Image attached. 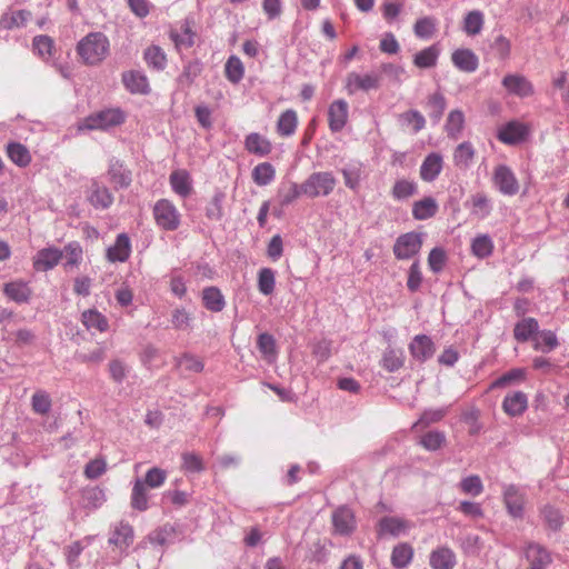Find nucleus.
<instances>
[{
	"mask_svg": "<svg viewBox=\"0 0 569 569\" xmlns=\"http://www.w3.org/2000/svg\"><path fill=\"white\" fill-rule=\"evenodd\" d=\"M126 121V113L119 109H106L86 117L79 124L78 130H107L120 126Z\"/></svg>",
	"mask_w": 569,
	"mask_h": 569,
	"instance_id": "f03ea898",
	"label": "nucleus"
},
{
	"mask_svg": "<svg viewBox=\"0 0 569 569\" xmlns=\"http://www.w3.org/2000/svg\"><path fill=\"white\" fill-rule=\"evenodd\" d=\"M502 86L508 93L520 98L530 97L535 92L532 83L525 76L517 73L507 74L502 79Z\"/></svg>",
	"mask_w": 569,
	"mask_h": 569,
	"instance_id": "9d476101",
	"label": "nucleus"
},
{
	"mask_svg": "<svg viewBox=\"0 0 569 569\" xmlns=\"http://www.w3.org/2000/svg\"><path fill=\"white\" fill-rule=\"evenodd\" d=\"M538 321L535 318H526L515 326L513 336L516 340L525 342L538 332Z\"/></svg>",
	"mask_w": 569,
	"mask_h": 569,
	"instance_id": "37998d69",
	"label": "nucleus"
},
{
	"mask_svg": "<svg viewBox=\"0 0 569 569\" xmlns=\"http://www.w3.org/2000/svg\"><path fill=\"white\" fill-rule=\"evenodd\" d=\"M301 194H303L302 183L300 186H298L295 182H290L287 188L279 190V196H280L282 206H288V204L292 203Z\"/></svg>",
	"mask_w": 569,
	"mask_h": 569,
	"instance_id": "e2e57ef3",
	"label": "nucleus"
},
{
	"mask_svg": "<svg viewBox=\"0 0 569 569\" xmlns=\"http://www.w3.org/2000/svg\"><path fill=\"white\" fill-rule=\"evenodd\" d=\"M440 49L432 44L417 52L413 57V64L419 69H429L437 66Z\"/></svg>",
	"mask_w": 569,
	"mask_h": 569,
	"instance_id": "c756f323",
	"label": "nucleus"
},
{
	"mask_svg": "<svg viewBox=\"0 0 569 569\" xmlns=\"http://www.w3.org/2000/svg\"><path fill=\"white\" fill-rule=\"evenodd\" d=\"M335 531L339 535H350L356 529V518L351 509L340 507L332 513Z\"/></svg>",
	"mask_w": 569,
	"mask_h": 569,
	"instance_id": "4468645a",
	"label": "nucleus"
},
{
	"mask_svg": "<svg viewBox=\"0 0 569 569\" xmlns=\"http://www.w3.org/2000/svg\"><path fill=\"white\" fill-rule=\"evenodd\" d=\"M533 348L536 350L549 351L558 346V340L552 331L545 330L533 338Z\"/></svg>",
	"mask_w": 569,
	"mask_h": 569,
	"instance_id": "4d7b16f0",
	"label": "nucleus"
},
{
	"mask_svg": "<svg viewBox=\"0 0 569 569\" xmlns=\"http://www.w3.org/2000/svg\"><path fill=\"white\" fill-rule=\"evenodd\" d=\"M413 549L408 543H400L392 550L391 562L396 568H406L412 560Z\"/></svg>",
	"mask_w": 569,
	"mask_h": 569,
	"instance_id": "c03bdc74",
	"label": "nucleus"
},
{
	"mask_svg": "<svg viewBox=\"0 0 569 569\" xmlns=\"http://www.w3.org/2000/svg\"><path fill=\"white\" fill-rule=\"evenodd\" d=\"M202 300L204 307L212 312H219L224 307L223 296L216 287L206 288L202 292Z\"/></svg>",
	"mask_w": 569,
	"mask_h": 569,
	"instance_id": "a19ab883",
	"label": "nucleus"
},
{
	"mask_svg": "<svg viewBox=\"0 0 569 569\" xmlns=\"http://www.w3.org/2000/svg\"><path fill=\"white\" fill-rule=\"evenodd\" d=\"M144 60L147 64L157 70H163L167 66V56L158 46H150L144 51Z\"/></svg>",
	"mask_w": 569,
	"mask_h": 569,
	"instance_id": "a18cd8bd",
	"label": "nucleus"
},
{
	"mask_svg": "<svg viewBox=\"0 0 569 569\" xmlns=\"http://www.w3.org/2000/svg\"><path fill=\"white\" fill-rule=\"evenodd\" d=\"M465 127V114L461 110H452L449 112L446 131L450 138L457 139Z\"/></svg>",
	"mask_w": 569,
	"mask_h": 569,
	"instance_id": "49530a36",
	"label": "nucleus"
},
{
	"mask_svg": "<svg viewBox=\"0 0 569 569\" xmlns=\"http://www.w3.org/2000/svg\"><path fill=\"white\" fill-rule=\"evenodd\" d=\"M469 203L471 213L479 219H485L491 213L490 199L483 192L472 194Z\"/></svg>",
	"mask_w": 569,
	"mask_h": 569,
	"instance_id": "f704fd0d",
	"label": "nucleus"
},
{
	"mask_svg": "<svg viewBox=\"0 0 569 569\" xmlns=\"http://www.w3.org/2000/svg\"><path fill=\"white\" fill-rule=\"evenodd\" d=\"M108 174L114 188H127L131 182V172L119 161L111 162Z\"/></svg>",
	"mask_w": 569,
	"mask_h": 569,
	"instance_id": "c9c22d12",
	"label": "nucleus"
},
{
	"mask_svg": "<svg viewBox=\"0 0 569 569\" xmlns=\"http://www.w3.org/2000/svg\"><path fill=\"white\" fill-rule=\"evenodd\" d=\"M9 159L19 167H27L31 162V154L27 147L19 142H11L7 146Z\"/></svg>",
	"mask_w": 569,
	"mask_h": 569,
	"instance_id": "ea45409f",
	"label": "nucleus"
},
{
	"mask_svg": "<svg viewBox=\"0 0 569 569\" xmlns=\"http://www.w3.org/2000/svg\"><path fill=\"white\" fill-rule=\"evenodd\" d=\"M528 407V399L522 391H515L506 396L502 402L503 411L511 417L520 416Z\"/></svg>",
	"mask_w": 569,
	"mask_h": 569,
	"instance_id": "4be33fe9",
	"label": "nucleus"
},
{
	"mask_svg": "<svg viewBox=\"0 0 569 569\" xmlns=\"http://www.w3.org/2000/svg\"><path fill=\"white\" fill-rule=\"evenodd\" d=\"M485 24V14L479 10L469 11L463 18L462 29L468 36H477Z\"/></svg>",
	"mask_w": 569,
	"mask_h": 569,
	"instance_id": "58836bf2",
	"label": "nucleus"
},
{
	"mask_svg": "<svg viewBox=\"0 0 569 569\" xmlns=\"http://www.w3.org/2000/svg\"><path fill=\"white\" fill-rule=\"evenodd\" d=\"M153 218L157 226L167 231L177 230L180 226V213L168 199H160L153 206Z\"/></svg>",
	"mask_w": 569,
	"mask_h": 569,
	"instance_id": "20e7f679",
	"label": "nucleus"
},
{
	"mask_svg": "<svg viewBox=\"0 0 569 569\" xmlns=\"http://www.w3.org/2000/svg\"><path fill=\"white\" fill-rule=\"evenodd\" d=\"M410 528V523L399 517H383L378 522L377 532L379 536L398 537Z\"/></svg>",
	"mask_w": 569,
	"mask_h": 569,
	"instance_id": "f3484780",
	"label": "nucleus"
},
{
	"mask_svg": "<svg viewBox=\"0 0 569 569\" xmlns=\"http://www.w3.org/2000/svg\"><path fill=\"white\" fill-rule=\"evenodd\" d=\"M78 54L87 64H98L109 54V40L101 32L84 37L77 47Z\"/></svg>",
	"mask_w": 569,
	"mask_h": 569,
	"instance_id": "f257e3e1",
	"label": "nucleus"
},
{
	"mask_svg": "<svg viewBox=\"0 0 569 569\" xmlns=\"http://www.w3.org/2000/svg\"><path fill=\"white\" fill-rule=\"evenodd\" d=\"M224 74L226 78L232 83H238L243 78L244 67L238 57L231 56L227 60L224 66Z\"/></svg>",
	"mask_w": 569,
	"mask_h": 569,
	"instance_id": "09e8293b",
	"label": "nucleus"
},
{
	"mask_svg": "<svg viewBox=\"0 0 569 569\" xmlns=\"http://www.w3.org/2000/svg\"><path fill=\"white\" fill-rule=\"evenodd\" d=\"M258 349L261 352L264 360L273 362L277 357L276 341L274 338L269 333H261L258 337Z\"/></svg>",
	"mask_w": 569,
	"mask_h": 569,
	"instance_id": "de8ad7c7",
	"label": "nucleus"
},
{
	"mask_svg": "<svg viewBox=\"0 0 569 569\" xmlns=\"http://www.w3.org/2000/svg\"><path fill=\"white\" fill-rule=\"evenodd\" d=\"M81 322L88 330L104 332L109 328L108 319L96 309L83 311L81 315Z\"/></svg>",
	"mask_w": 569,
	"mask_h": 569,
	"instance_id": "c85d7f7f",
	"label": "nucleus"
},
{
	"mask_svg": "<svg viewBox=\"0 0 569 569\" xmlns=\"http://www.w3.org/2000/svg\"><path fill=\"white\" fill-rule=\"evenodd\" d=\"M447 261V256L443 249L433 248L428 256V266L435 273L440 272Z\"/></svg>",
	"mask_w": 569,
	"mask_h": 569,
	"instance_id": "0e129e2a",
	"label": "nucleus"
},
{
	"mask_svg": "<svg viewBox=\"0 0 569 569\" xmlns=\"http://www.w3.org/2000/svg\"><path fill=\"white\" fill-rule=\"evenodd\" d=\"M32 409L40 415H47L51 409L50 396L44 391H37L32 396Z\"/></svg>",
	"mask_w": 569,
	"mask_h": 569,
	"instance_id": "680f3d73",
	"label": "nucleus"
},
{
	"mask_svg": "<svg viewBox=\"0 0 569 569\" xmlns=\"http://www.w3.org/2000/svg\"><path fill=\"white\" fill-rule=\"evenodd\" d=\"M418 191V186L415 181L408 179H399L395 182L391 189V196L395 200H406L415 196Z\"/></svg>",
	"mask_w": 569,
	"mask_h": 569,
	"instance_id": "79ce46f5",
	"label": "nucleus"
},
{
	"mask_svg": "<svg viewBox=\"0 0 569 569\" xmlns=\"http://www.w3.org/2000/svg\"><path fill=\"white\" fill-rule=\"evenodd\" d=\"M526 555L529 569H546L551 563L550 553L538 543H529Z\"/></svg>",
	"mask_w": 569,
	"mask_h": 569,
	"instance_id": "412c9836",
	"label": "nucleus"
},
{
	"mask_svg": "<svg viewBox=\"0 0 569 569\" xmlns=\"http://www.w3.org/2000/svg\"><path fill=\"white\" fill-rule=\"evenodd\" d=\"M131 253V242L126 233L118 234L116 242L107 250V258L111 262H124Z\"/></svg>",
	"mask_w": 569,
	"mask_h": 569,
	"instance_id": "6ab92c4d",
	"label": "nucleus"
},
{
	"mask_svg": "<svg viewBox=\"0 0 569 569\" xmlns=\"http://www.w3.org/2000/svg\"><path fill=\"white\" fill-rule=\"evenodd\" d=\"M530 132V124L512 120L499 128L497 138L505 144L515 146L525 141Z\"/></svg>",
	"mask_w": 569,
	"mask_h": 569,
	"instance_id": "423d86ee",
	"label": "nucleus"
},
{
	"mask_svg": "<svg viewBox=\"0 0 569 569\" xmlns=\"http://www.w3.org/2000/svg\"><path fill=\"white\" fill-rule=\"evenodd\" d=\"M298 127V116L292 109L283 111L277 122V132L281 137H289L296 132Z\"/></svg>",
	"mask_w": 569,
	"mask_h": 569,
	"instance_id": "72a5a7b5",
	"label": "nucleus"
},
{
	"mask_svg": "<svg viewBox=\"0 0 569 569\" xmlns=\"http://www.w3.org/2000/svg\"><path fill=\"white\" fill-rule=\"evenodd\" d=\"M422 239L419 233L408 232L398 237L393 244V253L399 260L415 257L421 249Z\"/></svg>",
	"mask_w": 569,
	"mask_h": 569,
	"instance_id": "6e6552de",
	"label": "nucleus"
},
{
	"mask_svg": "<svg viewBox=\"0 0 569 569\" xmlns=\"http://www.w3.org/2000/svg\"><path fill=\"white\" fill-rule=\"evenodd\" d=\"M3 292L10 300L18 303L27 302L32 293L28 283L22 280L6 283L3 287Z\"/></svg>",
	"mask_w": 569,
	"mask_h": 569,
	"instance_id": "b1692460",
	"label": "nucleus"
},
{
	"mask_svg": "<svg viewBox=\"0 0 569 569\" xmlns=\"http://www.w3.org/2000/svg\"><path fill=\"white\" fill-rule=\"evenodd\" d=\"M131 507L138 511H146L149 508V495L146 483H142V479L138 478L133 482L131 497Z\"/></svg>",
	"mask_w": 569,
	"mask_h": 569,
	"instance_id": "cd10ccee",
	"label": "nucleus"
},
{
	"mask_svg": "<svg viewBox=\"0 0 569 569\" xmlns=\"http://www.w3.org/2000/svg\"><path fill=\"white\" fill-rule=\"evenodd\" d=\"M443 159L441 154L437 152H432L428 154L420 166V178L426 182H431L437 179V177L442 171Z\"/></svg>",
	"mask_w": 569,
	"mask_h": 569,
	"instance_id": "dca6fc26",
	"label": "nucleus"
},
{
	"mask_svg": "<svg viewBox=\"0 0 569 569\" xmlns=\"http://www.w3.org/2000/svg\"><path fill=\"white\" fill-rule=\"evenodd\" d=\"M430 566L432 569H452L456 566V555L447 547L438 548L430 555Z\"/></svg>",
	"mask_w": 569,
	"mask_h": 569,
	"instance_id": "393cba45",
	"label": "nucleus"
},
{
	"mask_svg": "<svg viewBox=\"0 0 569 569\" xmlns=\"http://www.w3.org/2000/svg\"><path fill=\"white\" fill-rule=\"evenodd\" d=\"M63 257V252L54 247L41 249L33 257L32 263L37 271H48L54 268Z\"/></svg>",
	"mask_w": 569,
	"mask_h": 569,
	"instance_id": "9b49d317",
	"label": "nucleus"
},
{
	"mask_svg": "<svg viewBox=\"0 0 569 569\" xmlns=\"http://www.w3.org/2000/svg\"><path fill=\"white\" fill-rule=\"evenodd\" d=\"M503 502L511 517H522L525 507V496L516 486L509 485L505 488Z\"/></svg>",
	"mask_w": 569,
	"mask_h": 569,
	"instance_id": "ddd939ff",
	"label": "nucleus"
},
{
	"mask_svg": "<svg viewBox=\"0 0 569 569\" xmlns=\"http://www.w3.org/2000/svg\"><path fill=\"white\" fill-rule=\"evenodd\" d=\"M192 316L183 308H177L172 311L171 323L177 330H188L191 328Z\"/></svg>",
	"mask_w": 569,
	"mask_h": 569,
	"instance_id": "052dcab7",
	"label": "nucleus"
},
{
	"mask_svg": "<svg viewBox=\"0 0 569 569\" xmlns=\"http://www.w3.org/2000/svg\"><path fill=\"white\" fill-rule=\"evenodd\" d=\"M475 157L476 149L472 143L469 141L461 142L453 151V164L459 169L466 170L472 164Z\"/></svg>",
	"mask_w": 569,
	"mask_h": 569,
	"instance_id": "5701e85b",
	"label": "nucleus"
},
{
	"mask_svg": "<svg viewBox=\"0 0 569 569\" xmlns=\"http://www.w3.org/2000/svg\"><path fill=\"white\" fill-rule=\"evenodd\" d=\"M178 365L182 367L184 370L201 372L204 368L203 361L191 353H183L179 360Z\"/></svg>",
	"mask_w": 569,
	"mask_h": 569,
	"instance_id": "338daca9",
	"label": "nucleus"
},
{
	"mask_svg": "<svg viewBox=\"0 0 569 569\" xmlns=\"http://www.w3.org/2000/svg\"><path fill=\"white\" fill-rule=\"evenodd\" d=\"M244 149L252 154L266 157L272 151L271 141L258 132H251L244 138Z\"/></svg>",
	"mask_w": 569,
	"mask_h": 569,
	"instance_id": "a211bd4d",
	"label": "nucleus"
},
{
	"mask_svg": "<svg viewBox=\"0 0 569 569\" xmlns=\"http://www.w3.org/2000/svg\"><path fill=\"white\" fill-rule=\"evenodd\" d=\"M88 200L97 209H107L112 204L113 196L108 188L99 186L93 181Z\"/></svg>",
	"mask_w": 569,
	"mask_h": 569,
	"instance_id": "bb28decb",
	"label": "nucleus"
},
{
	"mask_svg": "<svg viewBox=\"0 0 569 569\" xmlns=\"http://www.w3.org/2000/svg\"><path fill=\"white\" fill-rule=\"evenodd\" d=\"M492 182L505 196H515L519 191V182L513 171L506 164H499L493 169Z\"/></svg>",
	"mask_w": 569,
	"mask_h": 569,
	"instance_id": "0eeeda50",
	"label": "nucleus"
},
{
	"mask_svg": "<svg viewBox=\"0 0 569 569\" xmlns=\"http://www.w3.org/2000/svg\"><path fill=\"white\" fill-rule=\"evenodd\" d=\"M122 81L126 88L132 93L146 94L149 92L148 78L138 71L123 73Z\"/></svg>",
	"mask_w": 569,
	"mask_h": 569,
	"instance_id": "a878e982",
	"label": "nucleus"
},
{
	"mask_svg": "<svg viewBox=\"0 0 569 569\" xmlns=\"http://www.w3.org/2000/svg\"><path fill=\"white\" fill-rule=\"evenodd\" d=\"M349 119V104L343 99L332 101L328 107V126L331 132H340Z\"/></svg>",
	"mask_w": 569,
	"mask_h": 569,
	"instance_id": "1a4fd4ad",
	"label": "nucleus"
},
{
	"mask_svg": "<svg viewBox=\"0 0 569 569\" xmlns=\"http://www.w3.org/2000/svg\"><path fill=\"white\" fill-rule=\"evenodd\" d=\"M33 49L42 58H49L53 50V40L48 36H37L33 39Z\"/></svg>",
	"mask_w": 569,
	"mask_h": 569,
	"instance_id": "69168bd1",
	"label": "nucleus"
},
{
	"mask_svg": "<svg viewBox=\"0 0 569 569\" xmlns=\"http://www.w3.org/2000/svg\"><path fill=\"white\" fill-rule=\"evenodd\" d=\"M276 177V169L269 162L258 163L251 172V178L257 186H268Z\"/></svg>",
	"mask_w": 569,
	"mask_h": 569,
	"instance_id": "e433bc0d",
	"label": "nucleus"
},
{
	"mask_svg": "<svg viewBox=\"0 0 569 569\" xmlns=\"http://www.w3.org/2000/svg\"><path fill=\"white\" fill-rule=\"evenodd\" d=\"M409 351L413 359L425 362L433 356L436 348L430 337L418 335L410 342Z\"/></svg>",
	"mask_w": 569,
	"mask_h": 569,
	"instance_id": "f8f14e48",
	"label": "nucleus"
},
{
	"mask_svg": "<svg viewBox=\"0 0 569 569\" xmlns=\"http://www.w3.org/2000/svg\"><path fill=\"white\" fill-rule=\"evenodd\" d=\"M170 38L174 42L177 50L189 49L194 44L196 32L192 31L190 24L184 22L180 27V31H171Z\"/></svg>",
	"mask_w": 569,
	"mask_h": 569,
	"instance_id": "473e14b6",
	"label": "nucleus"
},
{
	"mask_svg": "<svg viewBox=\"0 0 569 569\" xmlns=\"http://www.w3.org/2000/svg\"><path fill=\"white\" fill-rule=\"evenodd\" d=\"M31 18L29 10H17L9 13H4L0 19V26L3 29H13L26 26L28 20Z\"/></svg>",
	"mask_w": 569,
	"mask_h": 569,
	"instance_id": "4c0bfd02",
	"label": "nucleus"
},
{
	"mask_svg": "<svg viewBox=\"0 0 569 569\" xmlns=\"http://www.w3.org/2000/svg\"><path fill=\"white\" fill-rule=\"evenodd\" d=\"M337 186V179L329 171H318L302 182V192L310 198L327 197Z\"/></svg>",
	"mask_w": 569,
	"mask_h": 569,
	"instance_id": "7ed1b4c3",
	"label": "nucleus"
},
{
	"mask_svg": "<svg viewBox=\"0 0 569 569\" xmlns=\"http://www.w3.org/2000/svg\"><path fill=\"white\" fill-rule=\"evenodd\" d=\"M460 490L466 495L479 496L483 491V485L479 476L473 475L463 478L459 483Z\"/></svg>",
	"mask_w": 569,
	"mask_h": 569,
	"instance_id": "13d9d810",
	"label": "nucleus"
},
{
	"mask_svg": "<svg viewBox=\"0 0 569 569\" xmlns=\"http://www.w3.org/2000/svg\"><path fill=\"white\" fill-rule=\"evenodd\" d=\"M471 251L481 259L489 257L493 251V242L487 234L478 236L471 243Z\"/></svg>",
	"mask_w": 569,
	"mask_h": 569,
	"instance_id": "864d4df0",
	"label": "nucleus"
},
{
	"mask_svg": "<svg viewBox=\"0 0 569 569\" xmlns=\"http://www.w3.org/2000/svg\"><path fill=\"white\" fill-rule=\"evenodd\" d=\"M61 251L66 258V267H77L82 260L83 250L79 242L68 243Z\"/></svg>",
	"mask_w": 569,
	"mask_h": 569,
	"instance_id": "6e6d98bb",
	"label": "nucleus"
},
{
	"mask_svg": "<svg viewBox=\"0 0 569 569\" xmlns=\"http://www.w3.org/2000/svg\"><path fill=\"white\" fill-rule=\"evenodd\" d=\"M405 359L401 350L389 349L383 353L381 366L389 372H395L403 366Z\"/></svg>",
	"mask_w": 569,
	"mask_h": 569,
	"instance_id": "603ef678",
	"label": "nucleus"
},
{
	"mask_svg": "<svg viewBox=\"0 0 569 569\" xmlns=\"http://www.w3.org/2000/svg\"><path fill=\"white\" fill-rule=\"evenodd\" d=\"M182 469L187 472H200L203 470V462L199 455L184 452L182 455Z\"/></svg>",
	"mask_w": 569,
	"mask_h": 569,
	"instance_id": "774afa93",
	"label": "nucleus"
},
{
	"mask_svg": "<svg viewBox=\"0 0 569 569\" xmlns=\"http://www.w3.org/2000/svg\"><path fill=\"white\" fill-rule=\"evenodd\" d=\"M169 181L173 192L181 198H187L192 193V180L187 170L172 171Z\"/></svg>",
	"mask_w": 569,
	"mask_h": 569,
	"instance_id": "aec40b11",
	"label": "nucleus"
},
{
	"mask_svg": "<svg viewBox=\"0 0 569 569\" xmlns=\"http://www.w3.org/2000/svg\"><path fill=\"white\" fill-rule=\"evenodd\" d=\"M413 31L420 39H430L436 32V20L431 17L418 19L415 23Z\"/></svg>",
	"mask_w": 569,
	"mask_h": 569,
	"instance_id": "5fc2aeb1",
	"label": "nucleus"
},
{
	"mask_svg": "<svg viewBox=\"0 0 569 569\" xmlns=\"http://www.w3.org/2000/svg\"><path fill=\"white\" fill-rule=\"evenodd\" d=\"M438 203L431 197H425L412 206V216L416 220H427L436 216Z\"/></svg>",
	"mask_w": 569,
	"mask_h": 569,
	"instance_id": "7c9ffc66",
	"label": "nucleus"
},
{
	"mask_svg": "<svg viewBox=\"0 0 569 569\" xmlns=\"http://www.w3.org/2000/svg\"><path fill=\"white\" fill-rule=\"evenodd\" d=\"M133 537V528L129 523L120 522L114 527L109 542L123 549L132 543Z\"/></svg>",
	"mask_w": 569,
	"mask_h": 569,
	"instance_id": "2f4dec72",
	"label": "nucleus"
},
{
	"mask_svg": "<svg viewBox=\"0 0 569 569\" xmlns=\"http://www.w3.org/2000/svg\"><path fill=\"white\" fill-rule=\"evenodd\" d=\"M453 66L460 71L471 73L479 67V58L470 49H457L451 53Z\"/></svg>",
	"mask_w": 569,
	"mask_h": 569,
	"instance_id": "2eb2a0df",
	"label": "nucleus"
},
{
	"mask_svg": "<svg viewBox=\"0 0 569 569\" xmlns=\"http://www.w3.org/2000/svg\"><path fill=\"white\" fill-rule=\"evenodd\" d=\"M381 84V76L377 72L370 73H357L350 72L346 77L345 88L348 94H355L358 91L368 92L370 90H377Z\"/></svg>",
	"mask_w": 569,
	"mask_h": 569,
	"instance_id": "39448f33",
	"label": "nucleus"
},
{
	"mask_svg": "<svg viewBox=\"0 0 569 569\" xmlns=\"http://www.w3.org/2000/svg\"><path fill=\"white\" fill-rule=\"evenodd\" d=\"M276 287V274L270 268H262L258 273V289L264 295L269 296L273 292Z\"/></svg>",
	"mask_w": 569,
	"mask_h": 569,
	"instance_id": "3c124183",
	"label": "nucleus"
},
{
	"mask_svg": "<svg viewBox=\"0 0 569 569\" xmlns=\"http://www.w3.org/2000/svg\"><path fill=\"white\" fill-rule=\"evenodd\" d=\"M419 443L428 451H436L446 443V435L437 430L428 431L421 436Z\"/></svg>",
	"mask_w": 569,
	"mask_h": 569,
	"instance_id": "8fccbe9b",
	"label": "nucleus"
},
{
	"mask_svg": "<svg viewBox=\"0 0 569 569\" xmlns=\"http://www.w3.org/2000/svg\"><path fill=\"white\" fill-rule=\"evenodd\" d=\"M167 479V472L163 469L153 467L149 469L142 479V483H146L147 488L156 489L160 488Z\"/></svg>",
	"mask_w": 569,
	"mask_h": 569,
	"instance_id": "bf43d9fd",
	"label": "nucleus"
}]
</instances>
